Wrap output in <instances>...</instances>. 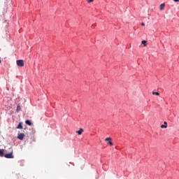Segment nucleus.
Returning a JSON list of instances; mask_svg holds the SVG:
<instances>
[{
    "label": "nucleus",
    "mask_w": 179,
    "mask_h": 179,
    "mask_svg": "<svg viewBox=\"0 0 179 179\" xmlns=\"http://www.w3.org/2000/svg\"><path fill=\"white\" fill-rule=\"evenodd\" d=\"M17 66H24V61L22 59L17 60Z\"/></svg>",
    "instance_id": "f257e3e1"
},
{
    "label": "nucleus",
    "mask_w": 179,
    "mask_h": 179,
    "mask_svg": "<svg viewBox=\"0 0 179 179\" xmlns=\"http://www.w3.org/2000/svg\"><path fill=\"white\" fill-rule=\"evenodd\" d=\"M4 157H6V159H13V152L12 151L9 154H5Z\"/></svg>",
    "instance_id": "f03ea898"
},
{
    "label": "nucleus",
    "mask_w": 179,
    "mask_h": 179,
    "mask_svg": "<svg viewBox=\"0 0 179 179\" xmlns=\"http://www.w3.org/2000/svg\"><path fill=\"white\" fill-rule=\"evenodd\" d=\"M17 138L20 139V141H23V139H24V133L18 134Z\"/></svg>",
    "instance_id": "7ed1b4c3"
},
{
    "label": "nucleus",
    "mask_w": 179,
    "mask_h": 179,
    "mask_svg": "<svg viewBox=\"0 0 179 179\" xmlns=\"http://www.w3.org/2000/svg\"><path fill=\"white\" fill-rule=\"evenodd\" d=\"M106 142H108V145H110V146H113V143L111 141V138H105Z\"/></svg>",
    "instance_id": "20e7f679"
},
{
    "label": "nucleus",
    "mask_w": 179,
    "mask_h": 179,
    "mask_svg": "<svg viewBox=\"0 0 179 179\" xmlns=\"http://www.w3.org/2000/svg\"><path fill=\"white\" fill-rule=\"evenodd\" d=\"M22 122H20V123L18 124L17 127V129H23V126H22Z\"/></svg>",
    "instance_id": "39448f33"
},
{
    "label": "nucleus",
    "mask_w": 179,
    "mask_h": 179,
    "mask_svg": "<svg viewBox=\"0 0 179 179\" xmlns=\"http://www.w3.org/2000/svg\"><path fill=\"white\" fill-rule=\"evenodd\" d=\"M25 124H27V125H29V126L33 125V123H32L31 121H30L29 120H27L25 121Z\"/></svg>",
    "instance_id": "423d86ee"
},
{
    "label": "nucleus",
    "mask_w": 179,
    "mask_h": 179,
    "mask_svg": "<svg viewBox=\"0 0 179 179\" xmlns=\"http://www.w3.org/2000/svg\"><path fill=\"white\" fill-rule=\"evenodd\" d=\"M166 6V4L162 3L159 6L160 10H164V7Z\"/></svg>",
    "instance_id": "0eeeda50"
},
{
    "label": "nucleus",
    "mask_w": 179,
    "mask_h": 179,
    "mask_svg": "<svg viewBox=\"0 0 179 179\" xmlns=\"http://www.w3.org/2000/svg\"><path fill=\"white\" fill-rule=\"evenodd\" d=\"M21 110H22V108H20V103H18L17 105V109H16L17 113H19V111H20Z\"/></svg>",
    "instance_id": "6e6552de"
},
{
    "label": "nucleus",
    "mask_w": 179,
    "mask_h": 179,
    "mask_svg": "<svg viewBox=\"0 0 179 179\" xmlns=\"http://www.w3.org/2000/svg\"><path fill=\"white\" fill-rule=\"evenodd\" d=\"M4 150L0 149V157H3L5 155H3Z\"/></svg>",
    "instance_id": "1a4fd4ad"
},
{
    "label": "nucleus",
    "mask_w": 179,
    "mask_h": 179,
    "mask_svg": "<svg viewBox=\"0 0 179 179\" xmlns=\"http://www.w3.org/2000/svg\"><path fill=\"white\" fill-rule=\"evenodd\" d=\"M83 132V129L80 128L78 131H76V134H78L79 135H82Z\"/></svg>",
    "instance_id": "9d476101"
},
{
    "label": "nucleus",
    "mask_w": 179,
    "mask_h": 179,
    "mask_svg": "<svg viewBox=\"0 0 179 179\" xmlns=\"http://www.w3.org/2000/svg\"><path fill=\"white\" fill-rule=\"evenodd\" d=\"M161 128H167V122H164V124L161 125Z\"/></svg>",
    "instance_id": "9b49d317"
},
{
    "label": "nucleus",
    "mask_w": 179,
    "mask_h": 179,
    "mask_svg": "<svg viewBox=\"0 0 179 179\" xmlns=\"http://www.w3.org/2000/svg\"><path fill=\"white\" fill-rule=\"evenodd\" d=\"M146 41H142L141 44H143L144 47H146Z\"/></svg>",
    "instance_id": "f8f14e48"
},
{
    "label": "nucleus",
    "mask_w": 179,
    "mask_h": 179,
    "mask_svg": "<svg viewBox=\"0 0 179 179\" xmlns=\"http://www.w3.org/2000/svg\"><path fill=\"white\" fill-rule=\"evenodd\" d=\"M152 94H155L156 96H160V94L159 92H152Z\"/></svg>",
    "instance_id": "ddd939ff"
},
{
    "label": "nucleus",
    "mask_w": 179,
    "mask_h": 179,
    "mask_svg": "<svg viewBox=\"0 0 179 179\" xmlns=\"http://www.w3.org/2000/svg\"><path fill=\"white\" fill-rule=\"evenodd\" d=\"M87 1L88 3L93 2V0H87Z\"/></svg>",
    "instance_id": "4468645a"
},
{
    "label": "nucleus",
    "mask_w": 179,
    "mask_h": 179,
    "mask_svg": "<svg viewBox=\"0 0 179 179\" xmlns=\"http://www.w3.org/2000/svg\"><path fill=\"white\" fill-rule=\"evenodd\" d=\"M174 2H179V0H173Z\"/></svg>",
    "instance_id": "2eb2a0df"
},
{
    "label": "nucleus",
    "mask_w": 179,
    "mask_h": 179,
    "mask_svg": "<svg viewBox=\"0 0 179 179\" xmlns=\"http://www.w3.org/2000/svg\"><path fill=\"white\" fill-rule=\"evenodd\" d=\"M141 25H142V26H145V22H142V23H141Z\"/></svg>",
    "instance_id": "dca6fc26"
},
{
    "label": "nucleus",
    "mask_w": 179,
    "mask_h": 179,
    "mask_svg": "<svg viewBox=\"0 0 179 179\" xmlns=\"http://www.w3.org/2000/svg\"><path fill=\"white\" fill-rule=\"evenodd\" d=\"M0 64H1V59H0Z\"/></svg>",
    "instance_id": "f3484780"
}]
</instances>
